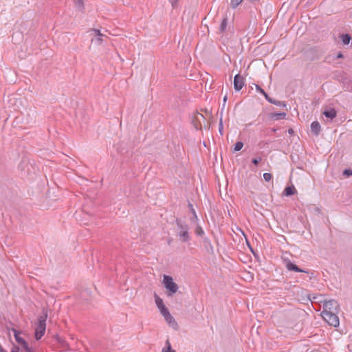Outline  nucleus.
<instances>
[{
  "mask_svg": "<svg viewBox=\"0 0 352 352\" xmlns=\"http://www.w3.org/2000/svg\"><path fill=\"white\" fill-rule=\"evenodd\" d=\"M243 0H230V7L232 9H235L239 6Z\"/></svg>",
  "mask_w": 352,
  "mask_h": 352,
  "instance_id": "obj_19",
  "label": "nucleus"
},
{
  "mask_svg": "<svg viewBox=\"0 0 352 352\" xmlns=\"http://www.w3.org/2000/svg\"><path fill=\"white\" fill-rule=\"evenodd\" d=\"M189 206L192 207V205L191 204H189Z\"/></svg>",
  "mask_w": 352,
  "mask_h": 352,
  "instance_id": "obj_42",
  "label": "nucleus"
},
{
  "mask_svg": "<svg viewBox=\"0 0 352 352\" xmlns=\"http://www.w3.org/2000/svg\"><path fill=\"white\" fill-rule=\"evenodd\" d=\"M164 319L174 329H177V324L175 320L174 319V318L170 315V314H169L168 316H166V317L164 318Z\"/></svg>",
  "mask_w": 352,
  "mask_h": 352,
  "instance_id": "obj_13",
  "label": "nucleus"
},
{
  "mask_svg": "<svg viewBox=\"0 0 352 352\" xmlns=\"http://www.w3.org/2000/svg\"><path fill=\"white\" fill-rule=\"evenodd\" d=\"M339 305L335 300H326L323 302V313L338 312Z\"/></svg>",
  "mask_w": 352,
  "mask_h": 352,
  "instance_id": "obj_6",
  "label": "nucleus"
},
{
  "mask_svg": "<svg viewBox=\"0 0 352 352\" xmlns=\"http://www.w3.org/2000/svg\"><path fill=\"white\" fill-rule=\"evenodd\" d=\"M271 131H272V132H276V129H274V128H272V129H271Z\"/></svg>",
  "mask_w": 352,
  "mask_h": 352,
  "instance_id": "obj_40",
  "label": "nucleus"
},
{
  "mask_svg": "<svg viewBox=\"0 0 352 352\" xmlns=\"http://www.w3.org/2000/svg\"><path fill=\"white\" fill-rule=\"evenodd\" d=\"M203 243L204 246L206 250V252L209 254H214V248L212 245L210 241L207 237H205L203 239Z\"/></svg>",
  "mask_w": 352,
  "mask_h": 352,
  "instance_id": "obj_9",
  "label": "nucleus"
},
{
  "mask_svg": "<svg viewBox=\"0 0 352 352\" xmlns=\"http://www.w3.org/2000/svg\"><path fill=\"white\" fill-rule=\"evenodd\" d=\"M244 86V78L239 74H236L234 78V88L236 91H239Z\"/></svg>",
  "mask_w": 352,
  "mask_h": 352,
  "instance_id": "obj_7",
  "label": "nucleus"
},
{
  "mask_svg": "<svg viewBox=\"0 0 352 352\" xmlns=\"http://www.w3.org/2000/svg\"><path fill=\"white\" fill-rule=\"evenodd\" d=\"M163 285L167 289V295L168 296H172L178 290L177 285L173 281V278L168 275H164Z\"/></svg>",
  "mask_w": 352,
  "mask_h": 352,
  "instance_id": "obj_3",
  "label": "nucleus"
},
{
  "mask_svg": "<svg viewBox=\"0 0 352 352\" xmlns=\"http://www.w3.org/2000/svg\"><path fill=\"white\" fill-rule=\"evenodd\" d=\"M261 160H262L261 157H257L253 158V159L252 160V164H254L255 166H257V165L259 164V162H261Z\"/></svg>",
  "mask_w": 352,
  "mask_h": 352,
  "instance_id": "obj_29",
  "label": "nucleus"
},
{
  "mask_svg": "<svg viewBox=\"0 0 352 352\" xmlns=\"http://www.w3.org/2000/svg\"><path fill=\"white\" fill-rule=\"evenodd\" d=\"M255 86H256V89L257 91L261 93L262 95L265 94V91L259 85H255Z\"/></svg>",
  "mask_w": 352,
  "mask_h": 352,
  "instance_id": "obj_31",
  "label": "nucleus"
},
{
  "mask_svg": "<svg viewBox=\"0 0 352 352\" xmlns=\"http://www.w3.org/2000/svg\"><path fill=\"white\" fill-rule=\"evenodd\" d=\"M154 297L156 305L159 309L166 307L164 304L163 300L157 294H155Z\"/></svg>",
  "mask_w": 352,
  "mask_h": 352,
  "instance_id": "obj_14",
  "label": "nucleus"
},
{
  "mask_svg": "<svg viewBox=\"0 0 352 352\" xmlns=\"http://www.w3.org/2000/svg\"><path fill=\"white\" fill-rule=\"evenodd\" d=\"M219 133L223 135V121L222 118H220L219 123Z\"/></svg>",
  "mask_w": 352,
  "mask_h": 352,
  "instance_id": "obj_28",
  "label": "nucleus"
},
{
  "mask_svg": "<svg viewBox=\"0 0 352 352\" xmlns=\"http://www.w3.org/2000/svg\"><path fill=\"white\" fill-rule=\"evenodd\" d=\"M20 347L16 345H13L11 349V352H19Z\"/></svg>",
  "mask_w": 352,
  "mask_h": 352,
  "instance_id": "obj_32",
  "label": "nucleus"
},
{
  "mask_svg": "<svg viewBox=\"0 0 352 352\" xmlns=\"http://www.w3.org/2000/svg\"><path fill=\"white\" fill-rule=\"evenodd\" d=\"M227 25H228V19L224 18L220 25L219 30L221 32H224L227 28Z\"/></svg>",
  "mask_w": 352,
  "mask_h": 352,
  "instance_id": "obj_20",
  "label": "nucleus"
},
{
  "mask_svg": "<svg viewBox=\"0 0 352 352\" xmlns=\"http://www.w3.org/2000/svg\"><path fill=\"white\" fill-rule=\"evenodd\" d=\"M341 38L344 45H348L351 39V37L349 34H344L341 35Z\"/></svg>",
  "mask_w": 352,
  "mask_h": 352,
  "instance_id": "obj_17",
  "label": "nucleus"
},
{
  "mask_svg": "<svg viewBox=\"0 0 352 352\" xmlns=\"http://www.w3.org/2000/svg\"><path fill=\"white\" fill-rule=\"evenodd\" d=\"M192 213H193L194 215H195V210L193 208H192Z\"/></svg>",
  "mask_w": 352,
  "mask_h": 352,
  "instance_id": "obj_41",
  "label": "nucleus"
},
{
  "mask_svg": "<svg viewBox=\"0 0 352 352\" xmlns=\"http://www.w3.org/2000/svg\"><path fill=\"white\" fill-rule=\"evenodd\" d=\"M192 122V124H193L195 128L197 130H201V126L199 124V122L195 120V116H194Z\"/></svg>",
  "mask_w": 352,
  "mask_h": 352,
  "instance_id": "obj_26",
  "label": "nucleus"
},
{
  "mask_svg": "<svg viewBox=\"0 0 352 352\" xmlns=\"http://www.w3.org/2000/svg\"><path fill=\"white\" fill-rule=\"evenodd\" d=\"M288 133H289V134H293V133H294V131H293V129H289L288 130Z\"/></svg>",
  "mask_w": 352,
  "mask_h": 352,
  "instance_id": "obj_39",
  "label": "nucleus"
},
{
  "mask_svg": "<svg viewBox=\"0 0 352 352\" xmlns=\"http://www.w3.org/2000/svg\"><path fill=\"white\" fill-rule=\"evenodd\" d=\"M263 95L264 96V97L265 98V99H266V100H267L270 103H271V102H272V99H273V98H270L266 92H265V94H263Z\"/></svg>",
  "mask_w": 352,
  "mask_h": 352,
  "instance_id": "obj_33",
  "label": "nucleus"
},
{
  "mask_svg": "<svg viewBox=\"0 0 352 352\" xmlns=\"http://www.w3.org/2000/svg\"><path fill=\"white\" fill-rule=\"evenodd\" d=\"M176 236L183 243H188L191 240V236L189 232V226L184 221L176 219Z\"/></svg>",
  "mask_w": 352,
  "mask_h": 352,
  "instance_id": "obj_1",
  "label": "nucleus"
},
{
  "mask_svg": "<svg viewBox=\"0 0 352 352\" xmlns=\"http://www.w3.org/2000/svg\"><path fill=\"white\" fill-rule=\"evenodd\" d=\"M311 133L318 136L321 131V126L320 123L318 121H314L310 126Z\"/></svg>",
  "mask_w": 352,
  "mask_h": 352,
  "instance_id": "obj_8",
  "label": "nucleus"
},
{
  "mask_svg": "<svg viewBox=\"0 0 352 352\" xmlns=\"http://www.w3.org/2000/svg\"><path fill=\"white\" fill-rule=\"evenodd\" d=\"M11 331L14 333L16 342L21 346L25 352H34L33 349L30 347L28 343L21 336V334L22 333L21 331H18L14 328H12Z\"/></svg>",
  "mask_w": 352,
  "mask_h": 352,
  "instance_id": "obj_4",
  "label": "nucleus"
},
{
  "mask_svg": "<svg viewBox=\"0 0 352 352\" xmlns=\"http://www.w3.org/2000/svg\"><path fill=\"white\" fill-rule=\"evenodd\" d=\"M169 2L171 3L173 8L177 7V3L178 0H168Z\"/></svg>",
  "mask_w": 352,
  "mask_h": 352,
  "instance_id": "obj_34",
  "label": "nucleus"
},
{
  "mask_svg": "<svg viewBox=\"0 0 352 352\" xmlns=\"http://www.w3.org/2000/svg\"><path fill=\"white\" fill-rule=\"evenodd\" d=\"M195 234L198 236H203L204 231L201 226H197L195 229Z\"/></svg>",
  "mask_w": 352,
  "mask_h": 352,
  "instance_id": "obj_24",
  "label": "nucleus"
},
{
  "mask_svg": "<svg viewBox=\"0 0 352 352\" xmlns=\"http://www.w3.org/2000/svg\"><path fill=\"white\" fill-rule=\"evenodd\" d=\"M323 115L326 118L333 120L334 118L336 117L337 112L334 109L332 108V109H326L323 112Z\"/></svg>",
  "mask_w": 352,
  "mask_h": 352,
  "instance_id": "obj_11",
  "label": "nucleus"
},
{
  "mask_svg": "<svg viewBox=\"0 0 352 352\" xmlns=\"http://www.w3.org/2000/svg\"><path fill=\"white\" fill-rule=\"evenodd\" d=\"M94 31L96 33V41L98 42V44H100L102 41L103 34H101L100 30H94Z\"/></svg>",
  "mask_w": 352,
  "mask_h": 352,
  "instance_id": "obj_18",
  "label": "nucleus"
},
{
  "mask_svg": "<svg viewBox=\"0 0 352 352\" xmlns=\"http://www.w3.org/2000/svg\"><path fill=\"white\" fill-rule=\"evenodd\" d=\"M227 98H227V96H225L223 97V107L225 106V103H226V100H227Z\"/></svg>",
  "mask_w": 352,
  "mask_h": 352,
  "instance_id": "obj_37",
  "label": "nucleus"
},
{
  "mask_svg": "<svg viewBox=\"0 0 352 352\" xmlns=\"http://www.w3.org/2000/svg\"><path fill=\"white\" fill-rule=\"evenodd\" d=\"M166 344L167 345V348H164L162 349V352H175V350L172 349L170 344L168 340L166 341Z\"/></svg>",
  "mask_w": 352,
  "mask_h": 352,
  "instance_id": "obj_23",
  "label": "nucleus"
},
{
  "mask_svg": "<svg viewBox=\"0 0 352 352\" xmlns=\"http://www.w3.org/2000/svg\"><path fill=\"white\" fill-rule=\"evenodd\" d=\"M243 146V143L242 142H237L234 145V152H236V151H239L242 149Z\"/></svg>",
  "mask_w": 352,
  "mask_h": 352,
  "instance_id": "obj_22",
  "label": "nucleus"
},
{
  "mask_svg": "<svg viewBox=\"0 0 352 352\" xmlns=\"http://www.w3.org/2000/svg\"><path fill=\"white\" fill-rule=\"evenodd\" d=\"M0 352H8L7 351H6L3 347L2 346L0 345Z\"/></svg>",
  "mask_w": 352,
  "mask_h": 352,
  "instance_id": "obj_38",
  "label": "nucleus"
},
{
  "mask_svg": "<svg viewBox=\"0 0 352 352\" xmlns=\"http://www.w3.org/2000/svg\"><path fill=\"white\" fill-rule=\"evenodd\" d=\"M78 4L79 6H82V0H78Z\"/></svg>",
  "mask_w": 352,
  "mask_h": 352,
  "instance_id": "obj_36",
  "label": "nucleus"
},
{
  "mask_svg": "<svg viewBox=\"0 0 352 352\" xmlns=\"http://www.w3.org/2000/svg\"><path fill=\"white\" fill-rule=\"evenodd\" d=\"M296 192L295 188L292 186H287L284 190V195L286 196H291L294 195Z\"/></svg>",
  "mask_w": 352,
  "mask_h": 352,
  "instance_id": "obj_15",
  "label": "nucleus"
},
{
  "mask_svg": "<svg viewBox=\"0 0 352 352\" xmlns=\"http://www.w3.org/2000/svg\"><path fill=\"white\" fill-rule=\"evenodd\" d=\"M286 267L289 271H294V272H296L307 273V271L299 268L296 264H294V263H292L290 261L288 262L286 264Z\"/></svg>",
  "mask_w": 352,
  "mask_h": 352,
  "instance_id": "obj_10",
  "label": "nucleus"
},
{
  "mask_svg": "<svg viewBox=\"0 0 352 352\" xmlns=\"http://www.w3.org/2000/svg\"><path fill=\"white\" fill-rule=\"evenodd\" d=\"M338 313V312L323 313L322 314V316L329 324L336 327H338L340 324L339 318L337 315Z\"/></svg>",
  "mask_w": 352,
  "mask_h": 352,
  "instance_id": "obj_5",
  "label": "nucleus"
},
{
  "mask_svg": "<svg viewBox=\"0 0 352 352\" xmlns=\"http://www.w3.org/2000/svg\"><path fill=\"white\" fill-rule=\"evenodd\" d=\"M343 174L347 177H349L351 175H352V170L349 168V169H345L343 172Z\"/></svg>",
  "mask_w": 352,
  "mask_h": 352,
  "instance_id": "obj_30",
  "label": "nucleus"
},
{
  "mask_svg": "<svg viewBox=\"0 0 352 352\" xmlns=\"http://www.w3.org/2000/svg\"><path fill=\"white\" fill-rule=\"evenodd\" d=\"M160 311L164 318H166V316H168L170 314L168 309L166 307H162V309H160Z\"/></svg>",
  "mask_w": 352,
  "mask_h": 352,
  "instance_id": "obj_25",
  "label": "nucleus"
},
{
  "mask_svg": "<svg viewBox=\"0 0 352 352\" xmlns=\"http://www.w3.org/2000/svg\"><path fill=\"white\" fill-rule=\"evenodd\" d=\"M287 114L285 112H281V113H271L270 114V117L272 118V119H274L275 120H283V119H285V117H286Z\"/></svg>",
  "mask_w": 352,
  "mask_h": 352,
  "instance_id": "obj_12",
  "label": "nucleus"
},
{
  "mask_svg": "<svg viewBox=\"0 0 352 352\" xmlns=\"http://www.w3.org/2000/svg\"><path fill=\"white\" fill-rule=\"evenodd\" d=\"M272 175L271 173H265L263 174V179H265V181L269 182L272 179Z\"/></svg>",
  "mask_w": 352,
  "mask_h": 352,
  "instance_id": "obj_27",
  "label": "nucleus"
},
{
  "mask_svg": "<svg viewBox=\"0 0 352 352\" xmlns=\"http://www.w3.org/2000/svg\"><path fill=\"white\" fill-rule=\"evenodd\" d=\"M47 314L43 311V314L38 316V322L35 328L34 336L36 340H40L45 334L46 329V320Z\"/></svg>",
  "mask_w": 352,
  "mask_h": 352,
  "instance_id": "obj_2",
  "label": "nucleus"
},
{
  "mask_svg": "<svg viewBox=\"0 0 352 352\" xmlns=\"http://www.w3.org/2000/svg\"><path fill=\"white\" fill-rule=\"evenodd\" d=\"M195 120L199 122V124L202 127V122L205 123L206 121L205 117L201 113H199L198 112L195 115Z\"/></svg>",
  "mask_w": 352,
  "mask_h": 352,
  "instance_id": "obj_16",
  "label": "nucleus"
},
{
  "mask_svg": "<svg viewBox=\"0 0 352 352\" xmlns=\"http://www.w3.org/2000/svg\"><path fill=\"white\" fill-rule=\"evenodd\" d=\"M272 104H274L278 107H286L287 104L285 102L283 101H280V100H274V99H272Z\"/></svg>",
  "mask_w": 352,
  "mask_h": 352,
  "instance_id": "obj_21",
  "label": "nucleus"
},
{
  "mask_svg": "<svg viewBox=\"0 0 352 352\" xmlns=\"http://www.w3.org/2000/svg\"><path fill=\"white\" fill-rule=\"evenodd\" d=\"M343 58V54L341 52L338 53L336 56V58Z\"/></svg>",
  "mask_w": 352,
  "mask_h": 352,
  "instance_id": "obj_35",
  "label": "nucleus"
}]
</instances>
